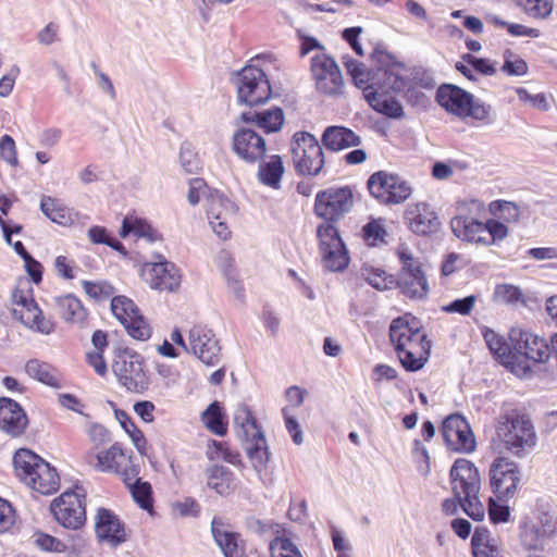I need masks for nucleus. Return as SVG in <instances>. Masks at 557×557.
<instances>
[{"instance_id":"obj_1","label":"nucleus","mask_w":557,"mask_h":557,"mask_svg":"<svg viewBox=\"0 0 557 557\" xmlns=\"http://www.w3.org/2000/svg\"><path fill=\"white\" fill-rule=\"evenodd\" d=\"M449 474L453 493L463 511L475 521L483 520L485 509L479 498L481 478L474 463L459 458L454 462Z\"/></svg>"},{"instance_id":"obj_2","label":"nucleus","mask_w":557,"mask_h":557,"mask_svg":"<svg viewBox=\"0 0 557 557\" xmlns=\"http://www.w3.org/2000/svg\"><path fill=\"white\" fill-rule=\"evenodd\" d=\"M17 479L33 491L51 495L60 487L57 470L29 449L21 448L13 457Z\"/></svg>"},{"instance_id":"obj_3","label":"nucleus","mask_w":557,"mask_h":557,"mask_svg":"<svg viewBox=\"0 0 557 557\" xmlns=\"http://www.w3.org/2000/svg\"><path fill=\"white\" fill-rule=\"evenodd\" d=\"M493 447L521 457L536 443V434L530 419L520 414H504L496 422Z\"/></svg>"},{"instance_id":"obj_4","label":"nucleus","mask_w":557,"mask_h":557,"mask_svg":"<svg viewBox=\"0 0 557 557\" xmlns=\"http://www.w3.org/2000/svg\"><path fill=\"white\" fill-rule=\"evenodd\" d=\"M509 341L512 346L510 371L517 376L528 375L532 362H544L554 355L552 344L520 326L510 330Z\"/></svg>"},{"instance_id":"obj_5","label":"nucleus","mask_w":557,"mask_h":557,"mask_svg":"<svg viewBox=\"0 0 557 557\" xmlns=\"http://www.w3.org/2000/svg\"><path fill=\"white\" fill-rule=\"evenodd\" d=\"M234 425L253 469L262 471L270 460L267 440L247 407L239 406L235 410Z\"/></svg>"},{"instance_id":"obj_6","label":"nucleus","mask_w":557,"mask_h":557,"mask_svg":"<svg viewBox=\"0 0 557 557\" xmlns=\"http://www.w3.org/2000/svg\"><path fill=\"white\" fill-rule=\"evenodd\" d=\"M12 314L28 329L49 335L54 331V323L46 319L33 296L28 282H21L12 294Z\"/></svg>"},{"instance_id":"obj_7","label":"nucleus","mask_w":557,"mask_h":557,"mask_svg":"<svg viewBox=\"0 0 557 557\" xmlns=\"http://www.w3.org/2000/svg\"><path fill=\"white\" fill-rule=\"evenodd\" d=\"M436 100L447 112L459 117H472L488 122L491 107L475 102L471 94L454 85H443L437 89Z\"/></svg>"},{"instance_id":"obj_8","label":"nucleus","mask_w":557,"mask_h":557,"mask_svg":"<svg viewBox=\"0 0 557 557\" xmlns=\"http://www.w3.org/2000/svg\"><path fill=\"white\" fill-rule=\"evenodd\" d=\"M293 164L298 174L317 175L323 168L324 156L317 138L307 132H297L290 140Z\"/></svg>"},{"instance_id":"obj_9","label":"nucleus","mask_w":557,"mask_h":557,"mask_svg":"<svg viewBox=\"0 0 557 557\" xmlns=\"http://www.w3.org/2000/svg\"><path fill=\"white\" fill-rule=\"evenodd\" d=\"M397 255L401 262V270L398 274L399 289L408 298L418 300L425 298L430 287L421 262L405 245L398 247Z\"/></svg>"},{"instance_id":"obj_10","label":"nucleus","mask_w":557,"mask_h":557,"mask_svg":"<svg viewBox=\"0 0 557 557\" xmlns=\"http://www.w3.org/2000/svg\"><path fill=\"white\" fill-rule=\"evenodd\" d=\"M84 492L76 487L74 491H65L53 499L50 510L55 521L63 528L74 531L81 530L86 522Z\"/></svg>"},{"instance_id":"obj_11","label":"nucleus","mask_w":557,"mask_h":557,"mask_svg":"<svg viewBox=\"0 0 557 557\" xmlns=\"http://www.w3.org/2000/svg\"><path fill=\"white\" fill-rule=\"evenodd\" d=\"M119 382L129 392L143 393L149 386L144 358L132 350L119 354L112 366Z\"/></svg>"},{"instance_id":"obj_12","label":"nucleus","mask_w":557,"mask_h":557,"mask_svg":"<svg viewBox=\"0 0 557 557\" xmlns=\"http://www.w3.org/2000/svg\"><path fill=\"white\" fill-rule=\"evenodd\" d=\"M370 194L383 205H399L412 193L410 185L400 176L385 171L372 174L368 181Z\"/></svg>"},{"instance_id":"obj_13","label":"nucleus","mask_w":557,"mask_h":557,"mask_svg":"<svg viewBox=\"0 0 557 557\" xmlns=\"http://www.w3.org/2000/svg\"><path fill=\"white\" fill-rule=\"evenodd\" d=\"M111 311L134 339L145 342L151 337L152 327L150 323L131 298L126 296L113 297Z\"/></svg>"},{"instance_id":"obj_14","label":"nucleus","mask_w":557,"mask_h":557,"mask_svg":"<svg viewBox=\"0 0 557 557\" xmlns=\"http://www.w3.org/2000/svg\"><path fill=\"white\" fill-rule=\"evenodd\" d=\"M311 75L319 92L339 97L344 95V81L337 63L323 52L311 59Z\"/></svg>"},{"instance_id":"obj_15","label":"nucleus","mask_w":557,"mask_h":557,"mask_svg":"<svg viewBox=\"0 0 557 557\" xmlns=\"http://www.w3.org/2000/svg\"><path fill=\"white\" fill-rule=\"evenodd\" d=\"M490 484L499 499L512 498L521 481L519 465L507 457L499 456L490 466Z\"/></svg>"},{"instance_id":"obj_16","label":"nucleus","mask_w":557,"mask_h":557,"mask_svg":"<svg viewBox=\"0 0 557 557\" xmlns=\"http://www.w3.org/2000/svg\"><path fill=\"white\" fill-rule=\"evenodd\" d=\"M238 100L247 106H257L269 100L271 88L262 70L246 66L237 74Z\"/></svg>"},{"instance_id":"obj_17","label":"nucleus","mask_w":557,"mask_h":557,"mask_svg":"<svg viewBox=\"0 0 557 557\" xmlns=\"http://www.w3.org/2000/svg\"><path fill=\"white\" fill-rule=\"evenodd\" d=\"M352 202L349 188H329L317 194L314 212L327 223L335 222L350 211Z\"/></svg>"},{"instance_id":"obj_18","label":"nucleus","mask_w":557,"mask_h":557,"mask_svg":"<svg viewBox=\"0 0 557 557\" xmlns=\"http://www.w3.org/2000/svg\"><path fill=\"white\" fill-rule=\"evenodd\" d=\"M188 352L207 366H215L221 347L213 330L205 324L194 325L188 332Z\"/></svg>"},{"instance_id":"obj_19","label":"nucleus","mask_w":557,"mask_h":557,"mask_svg":"<svg viewBox=\"0 0 557 557\" xmlns=\"http://www.w3.org/2000/svg\"><path fill=\"white\" fill-rule=\"evenodd\" d=\"M140 274L151 288L158 290L174 292L182 281L178 268L165 259L144 263Z\"/></svg>"},{"instance_id":"obj_20","label":"nucleus","mask_w":557,"mask_h":557,"mask_svg":"<svg viewBox=\"0 0 557 557\" xmlns=\"http://www.w3.org/2000/svg\"><path fill=\"white\" fill-rule=\"evenodd\" d=\"M442 434L446 445L458 453H472L476 442L467 420L460 414L447 417L442 425Z\"/></svg>"},{"instance_id":"obj_21","label":"nucleus","mask_w":557,"mask_h":557,"mask_svg":"<svg viewBox=\"0 0 557 557\" xmlns=\"http://www.w3.org/2000/svg\"><path fill=\"white\" fill-rule=\"evenodd\" d=\"M232 148L242 160L249 163L261 160L267 152L263 137L248 127H240L234 133Z\"/></svg>"},{"instance_id":"obj_22","label":"nucleus","mask_w":557,"mask_h":557,"mask_svg":"<svg viewBox=\"0 0 557 557\" xmlns=\"http://www.w3.org/2000/svg\"><path fill=\"white\" fill-rule=\"evenodd\" d=\"M235 212V205L221 194L210 195L207 203V216L212 231L221 238L231 236L228 220Z\"/></svg>"},{"instance_id":"obj_23","label":"nucleus","mask_w":557,"mask_h":557,"mask_svg":"<svg viewBox=\"0 0 557 557\" xmlns=\"http://www.w3.org/2000/svg\"><path fill=\"white\" fill-rule=\"evenodd\" d=\"M95 532L100 542L112 547L126 541V531L119 517L107 508H98L95 517Z\"/></svg>"},{"instance_id":"obj_24","label":"nucleus","mask_w":557,"mask_h":557,"mask_svg":"<svg viewBox=\"0 0 557 557\" xmlns=\"http://www.w3.org/2000/svg\"><path fill=\"white\" fill-rule=\"evenodd\" d=\"M404 219L410 231L418 235L433 233L440 225L436 213L423 201L408 205Z\"/></svg>"},{"instance_id":"obj_25","label":"nucleus","mask_w":557,"mask_h":557,"mask_svg":"<svg viewBox=\"0 0 557 557\" xmlns=\"http://www.w3.org/2000/svg\"><path fill=\"white\" fill-rule=\"evenodd\" d=\"M85 459L90 467L101 472H120L123 466L131 463V458L119 444H113L106 450L90 448Z\"/></svg>"},{"instance_id":"obj_26","label":"nucleus","mask_w":557,"mask_h":557,"mask_svg":"<svg viewBox=\"0 0 557 557\" xmlns=\"http://www.w3.org/2000/svg\"><path fill=\"white\" fill-rule=\"evenodd\" d=\"M28 420L23 408L10 398H0V430L16 437L24 433Z\"/></svg>"},{"instance_id":"obj_27","label":"nucleus","mask_w":557,"mask_h":557,"mask_svg":"<svg viewBox=\"0 0 557 557\" xmlns=\"http://www.w3.org/2000/svg\"><path fill=\"white\" fill-rule=\"evenodd\" d=\"M450 227L455 236L463 242L484 245L487 230L485 223L466 214H458L450 221Z\"/></svg>"},{"instance_id":"obj_28","label":"nucleus","mask_w":557,"mask_h":557,"mask_svg":"<svg viewBox=\"0 0 557 557\" xmlns=\"http://www.w3.org/2000/svg\"><path fill=\"white\" fill-rule=\"evenodd\" d=\"M212 534L225 557H247L243 539L230 531L220 520L213 519Z\"/></svg>"},{"instance_id":"obj_29","label":"nucleus","mask_w":557,"mask_h":557,"mask_svg":"<svg viewBox=\"0 0 557 557\" xmlns=\"http://www.w3.org/2000/svg\"><path fill=\"white\" fill-rule=\"evenodd\" d=\"M33 541L40 549L54 553H62L70 548L81 550L86 546V539L82 532L70 536L69 541L72 542L71 544L40 531L34 533Z\"/></svg>"},{"instance_id":"obj_30","label":"nucleus","mask_w":557,"mask_h":557,"mask_svg":"<svg viewBox=\"0 0 557 557\" xmlns=\"http://www.w3.org/2000/svg\"><path fill=\"white\" fill-rule=\"evenodd\" d=\"M423 332L420 330L414 318L400 317L394 319L389 326V338L395 350H404V346Z\"/></svg>"},{"instance_id":"obj_31","label":"nucleus","mask_w":557,"mask_h":557,"mask_svg":"<svg viewBox=\"0 0 557 557\" xmlns=\"http://www.w3.org/2000/svg\"><path fill=\"white\" fill-rule=\"evenodd\" d=\"M24 370L26 374L33 380H36L52 388L61 387V379L58 370L46 361L39 359H30L25 363Z\"/></svg>"},{"instance_id":"obj_32","label":"nucleus","mask_w":557,"mask_h":557,"mask_svg":"<svg viewBox=\"0 0 557 557\" xmlns=\"http://www.w3.org/2000/svg\"><path fill=\"white\" fill-rule=\"evenodd\" d=\"M322 141L327 149L337 151L360 144V138L349 128L343 126H330L322 136Z\"/></svg>"},{"instance_id":"obj_33","label":"nucleus","mask_w":557,"mask_h":557,"mask_svg":"<svg viewBox=\"0 0 557 557\" xmlns=\"http://www.w3.org/2000/svg\"><path fill=\"white\" fill-rule=\"evenodd\" d=\"M242 122H253L267 133L281 129L284 123V113L280 108H273L261 112H244L239 116Z\"/></svg>"},{"instance_id":"obj_34","label":"nucleus","mask_w":557,"mask_h":557,"mask_svg":"<svg viewBox=\"0 0 557 557\" xmlns=\"http://www.w3.org/2000/svg\"><path fill=\"white\" fill-rule=\"evenodd\" d=\"M129 234H133L137 238H145L149 243L162 239L159 232L146 220L135 215H126L122 222L120 235L124 238Z\"/></svg>"},{"instance_id":"obj_35","label":"nucleus","mask_w":557,"mask_h":557,"mask_svg":"<svg viewBox=\"0 0 557 557\" xmlns=\"http://www.w3.org/2000/svg\"><path fill=\"white\" fill-rule=\"evenodd\" d=\"M54 304L58 313L67 322L82 323L86 318V311L81 301L72 295L55 298Z\"/></svg>"},{"instance_id":"obj_36","label":"nucleus","mask_w":557,"mask_h":557,"mask_svg":"<svg viewBox=\"0 0 557 557\" xmlns=\"http://www.w3.org/2000/svg\"><path fill=\"white\" fill-rule=\"evenodd\" d=\"M364 97L375 111L386 116L399 117L403 115V107L393 96L370 91L364 94Z\"/></svg>"},{"instance_id":"obj_37","label":"nucleus","mask_w":557,"mask_h":557,"mask_svg":"<svg viewBox=\"0 0 557 557\" xmlns=\"http://www.w3.org/2000/svg\"><path fill=\"white\" fill-rule=\"evenodd\" d=\"M284 173L283 162L280 156H271L264 163L259 164V181L272 188L277 189Z\"/></svg>"},{"instance_id":"obj_38","label":"nucleus","mask_w":557,"mask_h":557,"mask_svg":"<svg viewBox=\"0 0 557 557\" xmlns=\"http://www.w3.org/2000/svg\"><path fill=\"white\" fill-rule=\"evenodd\" d=\"M40 209L44 214L49 218L52 222L60 225H69L72 223L70 212L59 203L54 198L45 196L40 202Z\"/></svg>"},{"instance_id":"obj_39","label":"nucleus","mask_w":557,"mask_h":557,"mask_svg":"<svg viewBox=\"0 0 557 557\" xmlns=\"http://www.w3.org/2000/svg\"><path fill=\"white\" fill-rule=\"evenodd\" d=\"M320 253L323 265L330 271H343L349 263L348 251L344 243L341 244L338 248H331L330 250L322 251Z\"/></svg>"},{"instance_id":"obj_40","label":"nucleus","mask_w":557,"mask_h":557,"mask_svg":"<svg viewBox=\"0 0 557 557\" xmlns=\"http://www.w3.org/2000/svg\"><path fill=\"white\" fill-rule=\"evenodd\" d=\"M232 473L222 466H213L208 469V486L218 494L224 495L230 491Z\"/></svg>"},{"instance_id":"obj_41","label":"nucleus","mask_w":557,"mask_h":557,"mask_svg":"<svg viewBox=\"0 0 557 557\" xmlns=\"http://www.w3.org/2000/svg\"><path fill=\"white\" fill-rule=\"evenodd\" d=\"M472 547L474 557H502L496 541L487 534L475 532L472 537Z\"/></svg>"},{"instance_id":"obj_42","label":"nucleus","mask_w":557,"mask_h":557,"mask_svg":"<svg viewBox=\"0 0 557 557\" xmlns=\"http://www.w3.org/2000/svg\"><path fill=\"white\" fill-rule=\"evenodd\" d=\"M317 236L319 239L320 252L330 250L331 248H338L342 240L338 230L331 223H322L317 228Z\"/></svg>"},{"instance_id":"obj_43","label":"nucleus","mask_w":557,"mask_h":557,"mask_svg":"<svg viewBox=\"0 0 557 557\" xmlns=\"http://www.w3.org/2000/svg\"><path fill=\"white\" fill-rule=\"evenodd\" d=\"M203 424L213 433L224 435L227 431L226 423L223 421V413L218 403L211 404L202 413Z\"/></svg>"},{"instance_id":"obj_44","label":"nucleus","mask_w":557,"mask_h":557,"mask_svg":"<svg viewBox=\"0 0 557 557\" xmlns=\"http://www.w3.org/2000/svg\"><path fill=\"white\" fill-rule=\"evenodd\" d=\"M207 455L211 460L223 459L224 461L234 466L240 463L239 454L235 450H232L224 442H210L208 444Z\"/></svg>"},{"instance_id":"obj_45","label":"nucleus","mask_w":557,"mask_h":557,"mask_svg":"<svg viewBox=\"0 0 557 557\" xmlns=\"http://www.w3.org/2000/svg\"><path fill=\"white\" fill-rule=\"evenodd\" d=\"M345 65L356 87L362 89L366 94L370 92L373 86L370 84V73L366 70V66L356 60H348Z\"/></svg>"},{"instance_id":"obj_46","label":"nucleus","mask_w":557,"mask_h":557,"mask_svg":"<svg viewBox=\"0 0 557 557\" xmlns=\"http://www.w3.org/2000/svg\"><path fill=\"white\" fill-rule=\"evenodd\" d=\"M528 15L539 18L547 17L553 10L552 0H513Z\"/></svg>"},{"instance_id":"obj_47","label":"nucleus","mask_w":557,"mask_h":557,"mask_svg":"<svg viewBox=\"0 0 557 557\" xmlns=\"http://www.w3.org/2000/svg\"><path fill=\"white\" fill-rule=\"evenodd\" d=\"M430 349H416L414 351L406 350L398 352V359L403 367L408 371L420 370L429 359Z\"/></svg>"},{"instance_id":"obj_48","label":"nucleus","mask_w":557,"mask_h":557,"mask_svg":"<svg viewBox=\"0 0 557 557\" xmlns=\"http://www.w3.org/2000/svg\"><path fill=\"white\" fill-rule=\"evenodd\" d=\"M363 238L369 246H379L385 243L387 236L383 219L372 220L362 228Z\"/></svg>"},{"instance_id":"obj_49","label":"nucleus","mask_w":557,"mask_h":557,"mask_svg":"<svg viewBox=\"0 0 557 557\" xmlns=\"http://www.w3.org/2000/svg\"><path fill=\"white\" fill-rule=\"evenodd\" d=\"M271 557H302L298 547L287 537L276 536L270 543Z\"/></svg>"},{"instance_id":"obj_50","label":"nucleus","mask_w":557,"mask_h":557,"mask_svg":"<svg viewBox=\"0 0 557 557\" xmlns=\"http://www.w3.org/2000/svg\"><path fill=\"white\" fill-rule=\"evenodd\" d=\"M484 337L491 351L497 356L506 368L510 369L512 347L509 348L494 332L486 333Z\"/></svg>"},{"instance_id":"obj_51","label":"nucleus","mask_w":557,"mask_h":557,"mask_svg":"<svg viewBox=\"0 0 557 557\" xmlns=\"http://www.w3.org/2000/svg\"><path fill=\"white\" fill-rule=\"evenodd\" d=\"M178 161L182 169L189 174L197 173L200 169V161L191 144L184 143L180 148Z\"/></svg>"},{"instance_id":"obj_52","label":"nucleus","mask_w":557,"mask_h":557,"mask_svg":"<svg viewBox=\"0 0 557 557\" xmlns=\"http://www.w3.org/2000/svg\"><path fill=\"white\" fill-rule=\"evenodd\" d=\"M516 94L525 107L539 111H547L549 109V101L545 94H531L523 87L516 88Z\"/></svg>"},{"instance_id":"obj_53","label":"nucleus","mask_w":557,"mask_h":557,"mask_svg":"<svg viewBox=\"0 0 557 557\" xmlns=\"http://www.w3.org/2000/svg\"><path fill=\"white\" fill-rule=\"evenodd\" d=\"M502 70L507 75L523 76L528 72V64L516 53L510 50H506L504 53V64Z\"/></svg>"},{"instance_id":"obj_54","label":"nucleus","mask_w":557,"mask_h":557,"mask_svg":"<svg viewBox=\"0 0 557 557\" xmlns=\"http://www.w3.org/2000/svg\"><path fill=\"white\" fill-rule=\"evenodd\" d=\"M487 236L485 237V246L494 245L497 242L505 239L508 236V227L495 219H490L485 222Z\"/></svg>"},{"instance_id":"obj_55","label":"nucleus","mask_w":557,"mask_h":557,"mask_svg":"<svg viewBox=\"0 0 557 557\" xmlns=\"http://www.w3.org/2000/svg\"><path fill=\"white\" fill-rule=\"evenodd\" d=\"M522 297V293L518 286L511 284L497 285L494 293L496 301L502 304H515Z\"/></svg>"},{"instance_id":"obj_56","label":"nucleus","mask_w":557,"mask_h":557,"mask_svg":"<svg viewBox=\"0 0 557 557\" xmlns=\"http://www.w3.org/2000/svg\"><path fill=\"white\" fill-rule=\"evenodd\" d=\"M131 493L135 499V502L143 508V509H150L151 504V486L147 482H137L136 484H133L131 487Z\"/></svg>"},{"instance_id":"obj_57","label":"nucleus","mask_w":557,"mask_h":557,"mask_svg":"<svg viewBox=\"0 0 557 557\" xmlns=\"http://www.w3.org/2000/svg\"><path fill=\"white\" fill-rule=\"evenodd\" d=\"M476 302V296L470 295L461 299H456L448 305L442 307V310L447 313H459L461 315H468L474 308Z\"/></svg>"},{"instance_id":"obj_58","label":"nucleus","mask_w":557,"mask_h":557,"mask_svg":"<svg viewBox=\"0 0 557 557\" xmlns=\"http://www.w3.org/2000/svg\"><path fill=\"white\" fill-rule=\"evenodd\" d=\"M0 157L12 166L18 164L15 141L10 135H3L0 139Z\"/></svg>"},{"instance_id":"obj_59","label":"nucleus","mask_w":557,"mask_h":557,"mask_svg":"<svg viewBox=\"0 0 557 557\" xmlns=\"http://www.w3.org/2000/svg\"><path fill=\"white\" fill-rule=\"evenodd\" d=\"M87 435L90 442L94 444L91 448L99 449L101 445L107 444L110 441V435L108 430L99 424L91 422L86 429Z\"/></svg>"},{"instance_id":"obj_60","label":"nucleus","mask_w":557,"mask_h":557,"mask_svg":"<svg viewBox=\"0 0 557 557\" xmlns=\"http://www.w3.org/2000/svg\"><path fill=\"white\" fill-rule=\"evenodd\" d=\"M84 289L90 297L95 299L110 297L114 293L113 286L107 282H85Z\"/></svg>"},{"instance_id":"obj_61","label":"nucleus","mask_w":557,"mask_h":557,"mask_svg":"<svg viewBox=\"0 0 557 557\" xmlns=\"http://www.w3.org/2000/svg\"><path fill=\"white\" fill-rule=\"evenodd\" d=\"M282 412H283L286 430L290 434L293 442L296 445L302 444L304 435H302V431L300 429L298 421L296 420V418L293 414H290L288 407L283 408Z\"/></svg>"},{"instance_id":"obj_62","label":"nucleus","mask_w":557,"mask_h":557,"mask_svg":"<svg viewBox=\"0 0 557 557\" xmlns=\"http://www.w3.org/2000/svg\"><path fill=\"white\" fill-rule=\"evenodd\" d=\"M15 522V512L12 506L0 498V533L9 531Z\"/></svg>"},{"instance_id":"obj_63","label":"nucleus","mask_w":557,"mask_h":557,"mask_svg":"<svg viewBox=\"0 0 557 557\" xmlns=\"http://www.w3.org/2000/svg\"><path fill=\"white\" fill-rule=\"evenodd\" d=\"M207 184L201 178H194L189 182V189L187 193L188 202L196 206L202 196L207 194Z\"/></svg>"},{"instance_id":"obj_64","label":"nucleus","mask_w":557,"mask_h":557,"mask_svg":"<svg viewBox=\"0 0 557 557\" xmlns=\"http://www.w3.org/2000/svg\"><path fill=\"white\" fill-rule=\"evenodd\" d=\"M363 275L369 284L376 289L383 290L388 287L389 281L387 280L385 272L380 269L367 270Z\"/></svg>"}]
</instances>
